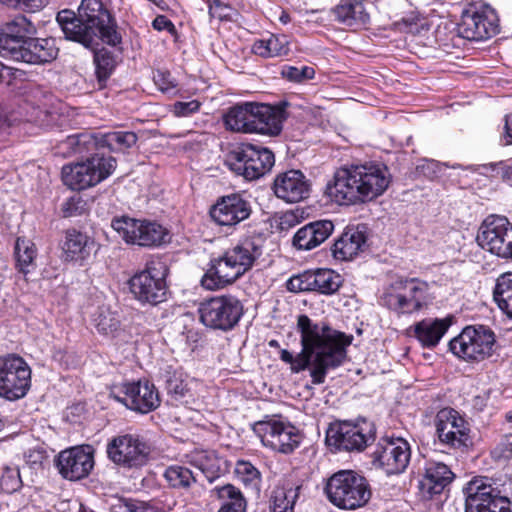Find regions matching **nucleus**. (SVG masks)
<instances>
[{
	"label": "nucleus",
	"instance_id": "obj_47",
	"mask_svg": "<svg viewBox=\"0 0 512 512\" xmlns=\"http://www.w3.org/2000/svg\"><path fill=\"white\" fill-rule=\"evenodd\" d=\"M302 485L283 488L275 492L271 512H293Z\"/></svg>",
	"mask_w": 512,
	"mask_h": 512
},
{
	"label": "nucleus",
	"instance_id": "obj_19",
	"mask_svg": "<svg viewBox=\"0 0 512 512\" xmlns=\"http://www.w3.org/2000/svg\"><path fill=\"white\" fill-rule=\"evenodd\" d=\"M110 397L128 409L142 414L149 413L160 405L158 391L148 381L125 382L115 385L110 391Z\"/></svg>",
	"mask_w": 512,
	"mask_h": 512
},
{
	"label": "nucleus",
	"instance_id": "obj_38",
	"mask_svg": "<svg viewBox=\"0 0 512 512\" xmlns=\"http://www.w3.org/2000/svg\"><path fill=\"white\" fill-rule=\"evenodd\" d=\"M290 51L286 36L270 35L267 39L254 42L252 52L264 58L286 56Z\"/></svg>",
	"mask_w": 512,
	"mask_h": 512
},
{
	"label": "nucleus",
	"instance_id": "obj_8",
	"mask_svg": "<svg viewBox=\"0 0 512 512\" xmlns=\"http://www.w3.org/2000/svg\"><path fill=\"white\" fill-rule=\"evenodd\" d=\"M111 227L131 245L156 248L170 241L168 229L156 221L121 216L112 219Z\"/></svg>",
	"mask_w": 512,
	"mask_h": 512
},
{
	"label": "nucleus",
	"instance_id": "obj_49",
	"mask_svg": "<svg viewBox=\"0 0 512 512\" xmlns=\"http://www.w3.org/2000/svg\"><path fill=\"white\" fill-rule=\"evenodd\" d=\"M1 489L6 493H14L22 487V479L17 466H4L0 478Z\"/></svg>",
	"mask_w": 512,
	"mask_h": 512
},
{
	"label": "nucleus",
	"instance_id": "obj_45",
	"mask_svg": "<svg viewBox=\"0 0 512 512\" xmlns=\"http://www.w3.org/2000/svg\"><path fill=\"white\" fill-rule=\"evenodd\" d=\"M92 322L103 335H113L120 327L119 316L108 306L98 307L92 316Z\"/></svg>",
	"mask_w": 512,
	"mask_h": 512
},
{
	"label": "nucleus",
	"instance_id": "obj_48",
	"mask_svg": "<svg viewBox=\"0 0 512 512\" xmlns=\"http://www.w3.org/2000/svg\"><path fill=\"white\" fill-rule=\"evenodd\" d=\"M111 512H161L147 502L133 498H115L110 506Z\"/></svg>",
	"mask_w": 512,
	"mask_h": 512
},
{
	"label": "nucleus",
	"instance_id": "obj_52",
	"mask_svg": "<svg viewBox=\"0 0 512 512\" xmlns=\"http://www.w3.org/2000/svg\"><path fill=\"white\" fill-rule=\"evenodd\" d=\"M314 271H305L299 275L292 276L286 283V288L290 292L313 291Z\"/></svg>",
	"mask_w": 512,
	"mask_h": 512
},
{
	"label": "nucleus",
	"instance_id": "obj_2",
	"mask_svg": "<svg viewBox=\"0 0 512 512\" xmlns=\"http://www.w3.org/2000/svg\"><path fill=\"white\" fill-rule=\"evenodd\" d=\"M297 331L301 336L302 351L293 356L288 350L282 349L280 359L290 364L295 373L310 367L312 383L322 384L330 370L343 364L352 337L327 324L313 322L306 314L298 315Z\"/></svg>",
	"mask_w": 512,
	"mask_h": 512
},
{
	"label": "nucleus",
	"instance_id": "obj_20",
	"mask_svg": "<svg viewBox=\"0 0 512 512\" xmlns=\"http://www.w3.org/2000/svg\"><path fill=\"white\" fill-rule=\"evenodd\" d=\"M439 441L452 449H467L472 445L468 422L452 408L441 409L435 418Z\"/></svg>",
	"mask_w": 512,
	"mask_h": 512
},
{
	"label": "nucleus",
	"instance_id": "obj_11",
	"mask_svg": "<svg viewBox=\"0 0 512 512\" xmlns=\"http://www.w3.org/2000/svg\"><path fill=\"white\" fill-rule=\"evenodd\" d=\"M428 284L417 278L398 279L382 296L383 305L398 313L411 314L426 304Z\"/></svg>",
	"mask_w": 512,
	"mask_h": 512
},
{
	"label": "nucleus",
	"instance_id": "obj_37",
	"mask_svg": "<svg viewBox=\"0 0 512 512\" xmlns=\"http://www.w3.org/2000/svg\"><path fill=\"white\" fill-rule=\"evenodd\" d=\"M191 463L205 475L209 482L218 479L224 472L225 461L218 457L214 451H196L192 455Z\"/></svg>",
	"mask_w": 512,
	"mask_h": 512
},
{
	"label": "nucleus",
	"instance_id": "obj_7",
	"mask_svg": "<svg viewBox=\"0 0 512 512\" xmlns=\"http://www.w3.org/2000/svg\"><path fill=\"white\" fill-rule=\"evenodd\" d=\"M225 163L237 176L253 181L272 169L275 156L266 147L243 143L229 152Z\"/></svg>",
	"mask_w": 512,
	"mask_h": 512
},
{
	"label": "nucleus",
	"instance_id": "obj_39",
	"mask_svg": "<svg viewBox=\"0 0 512 512\" xmlns=\"http://www.w3.org/2000/svg\"><path fill=\"white\" fill-rule=\"evenodd\" d=\"M161 378L167 393L174 400H180L186 395L188 388L181 367L167 365L162 369Z\"/></svg>",
	"mask_w": 512,
	"mask_h": 512
},
{
	"label": "nucleus",
	"instance_id": "obj_17",
	"mask_svg": "<svg viewBox=\"0 0 512 512\" xmlns=\"http://www.w3.org/2000/svg\"><path fill=\"white\" fill-rule=\"evenodd\" d=\"M476 240L490 253L504 259L512 258V223L506 217L488 216L481 224Z\"/></svg>",
	"mask_w": 512,
	"mask_h": 512
},
{
	"label": "nucleus",
	"instance_id": "obj_46",
	"mask_svg": "<svg viewBox=\"0 0 512 512\" xmlns=\"http://www.w3.org/2000/svg\"><path fill=\"white\" fill-rule=\"evenodd\" d=\"M235 475L245 487L255 492L260 491L261 474L250 462L244 460L237 461L235 465Z\"/></svg>",
	"mask_w": 512,
	"mask_h": 512
},
{
	"label": "nucleus",
	"instance_id": "obj_1",
	"mask_svg": "<svg viewBox=\"0 0 512 512\" xmlns=\"http://www.w3.org/2000/svg\"><path fill=\"white\" fill-rule=\"evenodd\" d=\"M138 137L132 131H111L107 133H81L68 136L65 144L74 154H88L85 161L62 168V179L72 190H83L97 185L108 178L116 169L117 162L106 156L104 150L121 152L137 143Z\"/></svg>",
	"mask_w": 512,
	"mask_h": 512
},
{
	"label": "nucleus",
	"instance_id": "obj_43",
	"mask_svg": "<svg viewBox=\"0 0 512 512\" xmlns=\"http://www.w3.org/2000/svg\"><path fill=\"white\" fill-rule=\"evenodd\" d=\"M343 282L342 276L331 269H318L314 271L313 291L331 295L339 290Z\"/></svg>",
	"mask_w": 512,
	"mask_h": 512
},
{
	"label": "nucleus",
	"instance_id": "obj_4",
	"mask_svg": "<svg viewBox=\"0 0 512 512\" xmlns=\"http://www.w3.org/2000/svg\"><path fill=\"white\" fill-rule=\"evenodd\" d=\"M34 23L17 15L0 28V56L17 62L40 65L57 58L59 49L54 38H37Z\"/></svg>",
	"mask_w": 512,
	"mask_h": 512
},
{
	"label": "nucleus",
	"instance_id": "obj_64",
	"mask_svg": "<svg viewBox=\"0 0 512 512\" xmlns=\"http://www.w3.org/2000/svg\"><path fill=\"white\" fill-rule=\"evenodd\" d=\"M247 506H241V503H234L231 505H221L218 512H246Z\"/></svg>",
	"mask_w": 512,
	"mask_h": 512
},
{
	"label": "nucleus",
	"instance_id": "obj_33",
	"mask_svg": "<svg viewBox=\"0 0 512 512\" xmlns=\"http://www.w3.org/2000/svg\"><path fill=\"white\" fill-rule=\"evenodd\" d=\"M94 241L87 234L76 229H68L65 232L62 250L66 261H80L88 259Z\"/></svg>",
	"mask_w": 512,
	"mask_h": 512
},
{
	"label": "nucleus",
	"instance_id": "obj_23",
	"mask_svg": "<svg viewBox=\"0 0 512 512\" xmlns=\"http://www.w3.org/2000/svg\"><path fill=\"white\" fill-rule=\"evenodd\" d=\"M56 465L63 478L71 481L83 479L94 467V450L90 445L63 450L57 457Z\"/></svg>",
	"mask_w": 512,
	"mask_h": 512
},
{
	"label": "nucleus",
	"instance_id": "obj_26",
	"mask_svg": "<svg viewBox=\"0 0 512 512\" xmlns=\"http://www.w3.org/2000/svg\"><path fill=\"white\" fill-rule=\"evenodd\" d=\"M289 103L281 101L277 105L256 103L254 106L252 133L278 136L283 129V122L287 118L286 109Z\"/></svg>",
	"mask_w": 512,
	"mask_h": 512
},
{
	"label": "nucleus",
	"instance_id": "obj_15",
	"mask_svg": "<svg viewBox=\"0 0 512 512\" xmlns=\"http://www.w3.org/2000/svg\"><path fill=\"white\" fill-rule=\"evenodd\" d=\"M264 446L283 453H292L301 443L299 430L291 423L274 417H266L253 426Z\"/></svg>",
	"mask_w": 512,
	"mask_h": 512
},
{
	"label": "nucleus",
	"instance_id": "obj_34",
	"mask_svg": "<svg viewBox=\"0 0 512 512\" xmlns=\"http://www.w3.org/2000/svg\"><path fill=\"white\" fill-rule=\"evenodd\" d=\"M364 2L365 0H339L332 10L335 20L349 27L368 23L369 14Z\"/></svg>",
	"mask_w": 512,
	"mask_h": 512
},
{
	"label": "nucleus",
	"instance_id": "obj_42",
	"mask_svg": "<svg viewBox=\"0 0 512 512\" xmlns=\"http://www.w3.org/2000/svg\"><path fill=\"white\" fill-rule=\"evenodd\" d=\"M94 64L99 87L103 88L117 66L116 55L107 48L96 50Z\"/></svg>",
	"mask_w": 512,
	"mask_h": 512
},
{
	"label": "nucleus",
	"instance_id": "obj_36",
	"mask_svg": "<svg viewBox=\"0 0 512 512\" xmlns=\"http://www.w3.org/2000/svg\"><path fill=\"white\" fill-rule=\"evenodd\" d=\"M445 319H424L415 325V336L427 348L435 347L449 328Z\"/></svg>",
	"mask_w": 512,
	"mask_h": 512
},
{
	"label": "nucleus",
	"instance_id": "obj_29",
	"mask_svg": "<svg viewBox=\"0 0 512 512\" xmlns=\"http://www.w3.org/2000/svg\"><path fill=\"white\" fill-rule=\"evenodd\" d=\"M453 477L454 474L446 464L427 461L423 478L419 481V489L423 496L432 497L440 494L451 483Z\"/></svg>",
	"mask_w": 512,
	"mask_h": 512
},
{
	"label": "nucleus",
	"instance_id": "obj_62",
	"mask_svg": "<svg viewBox=\"0 0 512 512\" xmlns=\"http://www.w3.org/2000/svg\"><path fill=\"white\" fill-rule=\"evenodd\" d=\"M12 80L11 68L0 63V83L9 85Z\"/></svg>",
	"mask_w": 512,
	"mask_h": 512
},
{
	"label": "nucleus",
	"instance_id": "obj_16",
	"mask_svg": "<svg viewBox=\"0 0 512 512\" xmlns=\"http://www.w3.org/2000/svg\"><path fill=\"white\" fill-rule=\"evenodd\" d=\"M107 457L124 468H140L147 464L150 445L139 435L122 434L113 437L106 447Z\"/></svg>",
	"mask_w": 512,
	"mask_h": 512
},
{
	"label": "nucleus",
	"instance_id": "obj_22",
	"mask_svg": "<svg viewBox=\"0 0 512 512\" xmlns=\"http://www.w3.org/2000/svg\"><path fill=\"white\" fill-rule=\"evenodd\" d=\"M372 456L373 464L382 468L388 475L400 474L409 464L410 445L403 438L383 437L377 443Z\"/></svg>",
	"mask_w": 512,
	"mask_h": 512
},
{
	"label": "nucleus",
	"instance_id": "obj_28",
	"mask_svg": "<svg viewBox=\"0 0 512 512\" xmlns=\"http://www.w3.org/2000/svg\"><path fill=\"white\" fill-rule=\"evenodd\" d=\"M56 20L61 27L65 38L80 43L86 48L92 47L100 36L88 23L81 20L75 12L65 9L58 12Z\"/></svg>",
	"mask_w": 512,
	"mask_h": 512
},
{
	"label": "nucleus",
	"instance_id": "obj_12",
	"mask_svg": "<svg viewBox=\"0 0 512 512\" xmlns=\"http://www.w3.org/2000/svg\"><path fill=\"white\" fill-rule=\"evenodd\" d=\"M465 512H512V503L487 477H476L464 488Z\"/></svg>",
	"mask_w": 512,
	"mask_h": 512
},
{
	"label": "nucleus",
	"instance_id": "obj_13",
	"mask_svg": "<svg viewBox=\"0 0 512 512\" xmlns=\"http://www.w3.org/2000/svg\"><path fill=\"white\" fill-rule=\"evenodd\" d=\"M31 387V369L16 354L0 356V397L16 401L26 396Z\"/></svg>",
	"mask_w": 512,
	"mask_h": 512
},
{
	"label": "nucleus",
	"instance_id": "obj_41",
	"mask_svg": "<svg viewBox=\"0 0 512 512\" xmlns=\"http://www.w3.org/2000/svg\"><path fill=\"white\" fill-rule=\"evenodd\" d=\"M169 488L174 490H189L196 482V476L186 466L174 464L168 466L163 474Z\"/></svg>",
	"mask_w": 512,
	"mask_h": 512
},
{
	"label": "nucleus",
	"instance_id": "obj_40",
	"mask_svg": "<svg viewBox=\"0 0 512 512\" xmlns=\"http://www.w3.org/2000/svg\"><path fill=\"white\" fill-rule=\"evenodd\" d=\"M493 298L503 314L512 319V272L503 273L497 278Z\"/></svg>",
	"mask_w": 512,
	"mask_h": 512
},
{
	"label": "nucleus",
	"instance_id": "obj_55",
	"mask_svg": "<svg viewBox=\"0 0 512 512\" xmlns=\"http://www.w3.org/2000/svg\"><path fill=\"white\" fill-rule=\"evenodd\" d=\"M200 106L201 104L197 100H191L188 102L178 101L173 105V112L178 117H187L197 112Z\"/></svg>",
	"mask_w": 512,
	"mask_h": 512
},
{
	"label": "nucleus",
	"instance_id": "obj_32",
	"mask_svg": "<svg viewBox=\"0 0 512 512\" xmlns=\"http://www.w3.org/2000/svg\"><path fill=\"white\" fill-rule=\"evenodd\" d=\"M264 238L261 235H250L241 239L234 247L226 252L234 263L241 267L245 274L250 270L263 252Z\"/></svg>",
	"mask_w": 512,
	"mask_h": 512
},
{
	"label": "nucleus",
	"instance_id": "obj_30",
	"mask_svg": "<svg viewBox=\"0 0 512 512\" xmlns=\"http://www.w3.org/2000/svg\"><path fill=\"white\" fill-rule=\"evenodd\" d=\"M330 220H319L306 224L293 237V245L298 250H311L323 243L333 232Z\"/></svg>",
	"mask_w": 512,
	"mask_h": 512
},
{
	"label": "nucleus",
	"instance_id": "obj_59",
	"mask_svg": "<svg viewBox=\"0 0 512 512\" xmlns=\"http://www.w3.org/2000/svg\"><path fill=\"white\" fill-rule=\"evenodd\" d=\"M500 141L504 146L512 145V117L511 115H505L503 132L500 136Z\"/></svg>",
	"mask_w": 512,
	"mask_h": 512
},
{
	"label": "nucleus",
	"instance_id": "obj_58",
	"mask_svg": "<svg viewBox=\"0 0 512 512\" xmlns=\"http://www.w3.org/2000/svg\"><path fill=\"white\" fill-rule=\"evenodd\" d=\"M298 223V216L293 211H287L279 219L278 228L281 231L289 230Z\"/></svg>",
	"mask_w": 512,
	"mask_h": 512
},
{
	"label": "nucleus",
	"instance_id": "obj_18",
	"mask_svg": "<svg viewBox=\"0 0 512 512\" xmlns=\"http://www.w3.org/2000/svg\"><path fill=\"white\" fill-rule=\"evenodd\" d=\"M327 442L338 450L362 451L375 439L374 426L363 421L352 423L342 421L330 425L326 435Z\"/></svg>",
	"mask_w": 512,
	"mask_h": 512
},
{
	"label": "nucleus",
	"instance_id": "obj_35",
	"mask_svg": "<svg viewBox=\"0 0 512 512\" xmlns=\"http://www.w3.org/2000/svg\"><path fill=\"white\" fill-rule=\"evenodd\" d=\"M256 103L246 102L231 107L224 116L226 128L241 133H252L254 106Z\"/></svg>",
	"mask_w": 512,
	"mask_h": 512
},
{
	"label": "nucleus",
	"instance_id": "obj_57",
	"mask_svg": "<svg viewBox=\"0 0 512 512\" xmlns=\"http://www.w3.org/2000/svg\"><path fill=\"white\" fill-rule=\"evenodd\" d=\"M152 26L155 30L163 31L166 30L171 34L176 33L175 25L165 15H158L152 22Z\"/></svg>",
	"mask_w": 512,
	"mask_h": 512
},
{
	"label": "nucleus",
	"instance_id": "obj_27",
	"mask_svg": "<svg viewBox=\"0 0 512 512\" xmlns=\"http://www.w3.org/2000/svg\"><path fill=\"white\" fill-rule=\"evenodd\" d=\"M242 275L244 273L241 267L225 252L222 257L211 261V266L202 277L201 284L208 290L222 289Z\"/></svg>",
	"mask_w": 512,
	"mask_h": 512
},
{
	"label": "nucleus",
	"instance_id": "obj_31",
	"mask_svg": "<svg viewBox=\"0 0 512 512\" xmlns=\"http://www.w3.org/2000/svg\"><path fill=\"white\" fill-rule=\"evenodd\" d=\"M367 236L365 226L348 228L335 241L332 246V254L335 259L347 261L358 255L366 247Z\"/></svg>",
	"mask_w": 512,
	"mask_h": 512
},
{
	"label": "nucleus",
	"instance_id": "obj_6",
	"mask_svg": "<svg viewBox=\"0 0 512 512\" xmlns=\"http://www.w3.org/2000/svg\"><path fill=\"white\" fill-rule=\"evenodd\" d=\"M169 269L163 262H151L128 281L130 293L142 305L156 306L167 300Z\"/></svg>",
	"mask_w": 512,
	"mask_h": 512
},
{
	"label": "nucleus",
	"instance_id": "obj_50",
	"mask_svg": "<svg viewBox=\"0 0 512 512\" xmlns=\"http://www.w3.org/2000/svg\"><path fill=\"white\" fill-rule=\"evenodd\" d=\"M213 491L216 493L222 505H233L234 503H241V506H247V502L241 490L232 484H225L216 486Z\"/></svg>",
	"mask_w": 512,
	"mask_h": 512
},
{
	"label": "nucleus",
	"instance_id": "obj_14",
	"mask_svg": "<svg viewBox=\"0 0 512 512\" xmlns=\"http://www.w3.org/2000/svg\"><path fill=\"white\" fill-rule=\"evenodd\" d=\"M495 344L493 331L485 326H468L449 342V350L466 361H482L492 354Z\"/></svg>",
	"mask_w": 512,
	"mask_h": 512
},
{
	"label": "nucleus",
	"instance_id": "obj_10",
	"mask_svg": "<svg viewBox=\"0 0 512 512\" xmlns=\"http://www.w3.org/2000/svg\"><path fill=\"white\" fill-rule=\"evenodd\" d=\"M243 313V304L232 295L212 297L198 307L199 320L204 326L224 332L232 330Z\"/></svg>",
	"mask_w": 512,
	"mask_h": 512
},
{
	"label": "nucleus",
	"instance_id": "obj_51",
	"mask_svg": "<svg viewBox=\"0 0 512 512\" xmlns=\"http://www.w3.org/2000/svg\"><path fill=\"white\" fill-rule=\"evenodd\" d=\"M281 75L287 80L295 83H303L311 80L315 76V70L311 66H291L285 65L282 68Z\"/></svg>",
	"mask_w": 512,
	"mask_h": 512
},
{
	"label": "nucleus",
	"instance_id": "obj_25",
	"mask_svg": "<svg viewBox=\"0 0 512 512\" xmlns=\"http://www.w3.org/2000/svg\"><path fill=\"white\" fill-rule=\"evenodd\" d=\"M272 189L277 198L296 203L308 198L311 184L303 172L291 169L275 177Z\"/></svg>",
	"mask_w": 512,
	"mask_h": 512
},
{
	"label": "nucleus",
	"instance_id": "obj_61",
	"mask_svg": "<svg viewBox=\"0 0 512 512\" xmlns=\"http://www.w3.org/2000/svg\"><path fill=\"white\" fill-rule=\"evenodd\" d=\"M47 116V112L40 109L39 107H33L31 115L27 118V121L34 122L38 125L44 123V118Z\"/></svg>",
	"mask_w": 512,
	"mask_h": 512
},
{
	"label": "nucleus",
	"instance_id": "obj_9",
	"mask_svg": "<svg viewBox=\"0 0 512 512\" xmlns=\"http://www.w3.org/2000/svg\"><path fill=\"white\" fill-rule=\"evenodd\" d=\"M499 32L498 17L495 10L483 1L468 3L461 13L457 24L460 37L470 41H482Z\"/></svg>",
	"mask_w": 512,
	"mask_h": 512
},
{
	"label": "nucleus",
	"instance_id": "obj_56",
	"mask_svg": "<svg viewBox=\"0 0 512 512\" xmlns=\"http://www.w3.org/2000/svg\"><path fill=\"white\" fill-rule=\"evenodd\" d=\"M154 82L163 92H169L176 87L175 80L169 72L157 71L154 75Z\"/></svg>",
	"mask_w": 512,
	"mask_h": 512
},
{
	"label": "nucleus",
	"instance_id": "obj_24",
	"mask_svg": "<svg viewBox=\"0 0 512 512\" xmlns=\"http://www.w3.org/2000/svg\"><path fill=\"white\" fill-rule=\"evenodd\" d=\"M251 212L250 202L243 195L232 193L219 197L209 214L216 224L233 227L246 220Z\"/></svg>",
	"mask_w": 512,
	"mask_h": 512
},
{
	"label": "nucleus",
	"instance_id": "obj_5",
	"mask_svg": "<svg viewBox=\"0 0 512 512\" xmlns=\"http://www.w3.org/2000/svg\"><path fill=\"white\" fill-rule=\"evenodd\" d=\"M324 492L331 504L354 511L367 505L372 496L369 481L353 470H340L328 478Z\"/></svg>",
	"mask_w": 512,
	"mask_h": 512
},
{
	"label": "nucleus",
	"instance_id": "obj_3",
	"mask_svg": "<svg viewBox=\"0 0 512 512\" xmlns=\"http://www.w3.org/2000/svg\"><path fill=\"white\" fill-rule=\"evenodd\" d=\"M391 181L387 167L378 163L344 165L338 168L324 194L339 205H356L382 195Z\"/></svg>",
	"mask_w": 512,
	"mask_h": 512
},
{
	"label": "nucleus",
	"instance_id": "obj_21",
	"mask_svg": "<svg viewBox=\"0 0 512 512\" xmlns=\"http://www.w3.org/2000/svg\"><path fill=\"white\" fill-rule=\"evenodd\" d=\"M77 14L85 23L91 24L103 42L114 47L121 44L117 24L101 0H82Z\"/></svg>",
	"mask_w": 512,
	"mask_h": 512
},
{
	"label": "nucleus",
	"instance_id": "obj_44",
	"mask_svg": "<svg viewBox=\"0 0 512 512\" xmlns=\"http://www.w3.org/2000/svg\"><path fill=\"white\" fill-rule=\"evenodd\" d=\"M14 254L18 271L25 275L29 273L36 257L35 244L28 239L18 237L14 247Z\"/></svg>",
	"mask_w": 512,
	"mask_h": 512
},
{
	"label": "nucleus",
	"instance_id": "obj_53",
	"mask_svg": "<svg viewBox=\"0 0 512 512\" xmlns=\"http://www.w3.org/2000/svg\"><path fill=\"white\" fill-rule=\"evenodd\" d=\"M491 457L496 461H508L512 458V436H504L491 450Z\"/></svg>",
	"mask_w": 512,
	"mask_h": 512
},
{
	"label": "nucleus",
	"instance_id": "obj_60",
	"mask_svg": "<svg viewBox=\"0 0 512 512\" xmlns=\"http://www.w3.org/2000/svg\"><path fill=\"white\" fill-rule=\"evenodd\" d=\"M443 168L459 169V168H462V165L454 164V165L450 166L448 163L439 162V161H435V160H431V161L427 162V169L431 170V172L433 174L442 172Z\"/></svg>",
	"mask_w": 512,
	"mask_h": 512
},
{
	"label": "nucleus",
	"instance_id": "obj_54",
	"mask_svg": "<svg viewBox=\"0 0 512 512\" xmlns=\"http://www.w3.org/2000/svg\"><path fill=\"white\" fill-rule=\"evenodd\" d=\"M86 202L79 195H75L66 200L62 205L64 217L81 215L85 210Z\"/></svg>",
	"mask_w": 512,
	"mask_h": 512
},
{
	"label": "nucleus",
	"instance_id": "obj_63",
	"mask_svg": "<svg viewBox=\"0 0 512 512\" xmlns=\"http://www.w3.org/2000/svg\"><path fill=\"white\" fill-rule=\"evenodd\" d=\"M0 3L10 8L23 9L28 7V0H0Z\"/></svg>",
	"mask_w": 512,
	"mask_h": 512
}]
</instances>
